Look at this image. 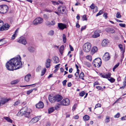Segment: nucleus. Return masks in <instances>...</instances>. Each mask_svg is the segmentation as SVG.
<instances>
[{
  "label": "nucleus",
  "mask_w": 126,
  "mask_h": 126,
  "mask_svg": "<svg viewBox=\"0 0 126 126\" xmlns=\"http://www.w3.org/2000/svg\"><path fill=\"white\" fill-rule=\"evenodd\" d=\"M17 35V34L14 33V34L12 36V37L11 38V39H15V37Z\"/></svg>",
  "instance_id": "nucleus-54"
},
{
  "label": "nucleus",
  "mask_w": 126,
  "mask_h": 126,
  "mask_svg": "<svg viewBox=\"0 0 126 126\" xmlns=\"http://www.w3.org/2000/svg\"><path fill=\"white\" fill-rule=\"evenodd\" d=\"M58 26L60 29L63 30L66 28V25L62 23H58Z\"/></svg>",
  "instance_id": "nucleus-14"
},
{
  "label": "nucleus",
  "mask_w": 126,
  "mask_h": 126,
  "mask_svg": "<svg viewBox=\"0 0 126 126\" xmlns=\"http://www.w3.org/2000/svg\"><path fill=\"white\" fill-rule=\"evenodd\" d=\"M9 100L8 99H6L4 100H0V106L1 105V104H4L5 103L8 102Z\"/></svg>",
  "instance_id": "nucleus-24"
},
{
  "label": "nucleus",
  "mask_w": 126,
  "mask_h": 126,
  "mask_svg": "<svg viewBox=\"0 0 126 126\" xmlns=\"http://www.w3.org/2000/svg\"><path fill=\"white\" fill-rule=\"evenodd\" d=\"M10 27L9 24L7 23H5L4 25L2 27H0V31L3 30H6L8 29Z\"/></svg>",
  "instance_id": "nucleus-10"
},
{
  "label": "nucleus",
  "mask_w": 126,
  "mask_h": 126,
  "mask_svg": "<svg viewBox=\"0 0 126 126\" xmlns=\"http://www.w3.org/2000/svg\"><path fill=\"white\" fill-rule=\"evenodd\" d=\"M55 96V102H58L60 101L63 99L62 96L59 94H57Z\"/></svg>",
  "instance_id": "nucleus-12"
},
{
  "label": "nucleus",
  "mask_w": 126,
  "mask_h": 126,
  "mask_svg": "<svg viewBox=\"0 0 126 126\" xmlns=\"http://www.w3.org/2000/svg\"><path fill=\"white\" fill-rule=\"evenodd\" d=\"M63 41L64 43H65L66 42V38L65 35L64 34H63Z\"/></svg>",
  "instance_id": "nucleus-39"
},
{
  "label": "nucleus",
  "mask_w": 126,
  "mask_h": 126,
  "mask_svg": "<svg viewBox=\"0 0 126 126\" xmlns=\"http://www.w3.org/2000/svg\"><path fill=\"white\" fill-rule=\"evenodd\" d=\"M85 92L84 91H81L80 93H79V95L80 96H83L85 94Z\"/></svg>",
  "instance_id": "nucleus-38"
},
{
  "label": "nucleus",
  "mask_w": 126,
  "mask_h": 126,
  "mask_svg": "<svg viewBox=\"0 0 126 126\" xmlns=\"http://www.w3.org/2000/svg\"><path fill=\"white\" fill-rule=\"evenodd\" d=\"M31 75L30 74H28L25 76L24 79L27 82L29 81L30 78L31 77Z\"/></svg>",
  "instance_id": "nucleus-26"
},
{
  "label": "nucleus",
  "mask_w": 126,
  "mask_h": 126,
  "mask_svg": "<svg viewBox=\"0 0 126 126\" xmlns=\"http://www.w3.org/2000/svg\"><path fill=\"white\" fill-rule=\"evenodd\" d=\"M101 62H102L101 59L99 58H97L93 60V64L100 63Z\"/></svg>",
  "instance_id": "nucleus-22"
},
{
  "label": "nucleus",
  "mask_w": 126,
  "mask_h": 126,
  "mask_svg": "<svg viewBox=\"0 0 126 126\" xmlns=\"http://www.w3.org/2000/svg\"><path fill=\"white\" fill-rule=\"evenodd\" d=\"M125 81H124L123 82V84L124 86H126V76L124 79Z\"/></svg>",
  "instance_id": "nucleus-64"
},
{
  "label": "nucleus",
  "mask_w": 126,
  "mask_h": 126,
  "mask_svg": "<svg viewBox=\"0 0 126 126\" xmlns=\"http://www.w3.org/2000/svg\"><path fill=\"white\" fill-rule=\"evenodd\" d=\"M5 119L8 122L12 123V120L11 119L9 118L8 117H4Z\"/></svg>",
  "instance_id": "nucleus-34"
},
{
  "label": "nucleus",
  "mask_w": 126,
  "mask_h": 126,
  "mask_svg": "<svg viewBox=\"0 0 126 126\" xmlns=\"http://www.w3.org/2000/svg\"><path fill=\"white\" fill-rule=\"evenodd\" d=\"M98 50V48L96 47H94L92 48L91 50V54L92 55L94 54Z\"/></svg>",
  "instance_id": "nucleus-16"
},
{
  "label": "nucleus",
  "mask_w": 126,
  "mask_h": 126,
  "mask_svg": "<svg viewBox=\"0 0 126 126\" xmlns=\"http://www.w3.org/2000/svg\"><path fill=\"white\" fill-rule=\"evenodd\" d=\"M120 115V114L119 113H118L114 116L115 118H118L119 117Z\"/></svg>",
  "instance_id": "nucleus-58"
},
{
  "label": "nucleus",
  "mask_w": 126,
  "mask_h": 126,
  "mask_svg": "<svg viewBox=\"0 0 126 126\" xmlns=\"http://www.w3.org/2000/svg\"><path fill=\"white\" fill-rule=\"evenodd\" d=\"M70 104V101L69 99L67 98H66L63 99L61 102V105L63 106H67Z\"/></svg>",
  "instance_id": "nucleus-6"
},
{
  "label": "nucleus",
  "mask_w": 126,
  "mask_h": 126,
  "mask_svg": "<svg viewBox=\"0 0 126 126\" xmlns=\"http://www.w3.org/2000/svg\"><path fill=\"white\" fill-rule=\"evenodd\" d=\"M39 120V119L37 117H34L30 122V123L32 124L35 123L38 121Z\"/></svg>",
  "instance_id": "nucleus-19"
},
{
  "label": "nucleus",
  "mask_w": 126,
  "mask_h": 126,
  "mask_svg": "<svg viewBox=\"0 0 126 126\" xmlns=\"http://www.w3.org/2000/svg\"><path fill=\"white\" fill-rule=\"evenodd\" d=\"M110 117L109 116H107L106 117L105 122L106 123H108L110 121Z\"/></svg>",
  "instance_id": "nucleus-49"
},
{
  "label": "nucleus",
  "mask_w": 126,
  "mask_h": 126,
  "mask_svg": "<svg viewBox=\"0 0 126 126\" xmlns=\"http://www.w3.org/2000/svg\"><path fill=\"white\" fill-rule=\"evenodd\" d=\"M45 25L47 26L48 27H51V24L50 23V22L49 21H46L45 23Z\"/></svg>",
  "instance_id": "nucleus-31"
},
{
  "label": "nucleus",
  "mask_w": 126,
  "mask_h": 126,
  "mask_svg": "<svg viewBox=\"0 0 126 126\" xmlns=\"http://www.w3.org/2000/svg\"><path fill=\"white\" fill-rule=\"evenodd\" d=\"M31 110L30 109H28L27 107L22 108L20 110V113L22 115H25V116L28 118H31L32 117V114L31 113Z\"/></svg>",
  "instance_id": "nucleus-2"
},
{
  "label": "nucleus",
  "mask_w": 126,
  "mask_h": 126,
  "mask_svg": "<svg viewBox=\"0 0 126 126\" xmlns=\"http://www.w3.org/2000/svg\"><path fill=\"white\" fill-rule=\"evenodd\" d=\"M54 107H52L49 108L48 110V113H50L53 112L54 110Z\"/></svg>",
  "instance_id": "nucleus-29"
},
{
  "label": "nucleus",
  "mask_w": 126,
  "mask_h": 126,
  "mask_svg": "<svg viewBox=\"0 0 126 126\" xmlns=\"http://www.w3.org/2000/svg\"><path fill=\"white\" fill-rule=\"evenodd\" d=\"M60 104L58 103H57L55 106V108L56 110H58L60 107Z\"/></svg>",
  "instance_id": "nucleus-36"
},
{
  "label": "nucleus",
  "mask_w": 126,
  "mask_h": 126,
  "mask_svg": "<svg viewBox=\"0 0 126 126\" xmlns=\"http://www.w3.org/2000/svg\"><path fill=\"white\" fill-rule=\"evenodd\" d=\"M50 60L49 59H48L46 60V66L47 68L49 67L50 66Z\"/></svg>",
  "instance_id": "nucleus-21"
},
{
  "label": "nucleus",
  "mask_w": 126,
  "mask_h": 126,
  "mask_svg": "<svg viewBox=\"0 0 126 126\" xmlns=\"http://www.w3.org/2000/svg\"><path fill=\"white\" fill-rule=\"evenodd\" d=\"M34 90V89H31L29 91H27V94L28 95L29 94L31 93H32L33 91Z\"/></svg>",
  "instance_id": "nucleus-47"
},
{
  "label": "nucleus",
  "mask_w": 126,
  "mask_h": 126,
  "mask_svg": "<svg viewBox=\"0 0 126 126\" xmlns=\"http://www.w3.org/2000/svg\"><path fill=\"white\" fill-rule=\"evenodd\" d=\"M28 50L31 53H33L35 51V47L33 46H29L28 48Z\"/></svg>",
  "instance_id": "nucleus-20"
},
{
  "label": "nucleus",
  "mask_w": 126,
  "mask_h": 126,
  "mask_svg": "<svg viewBox=\"0 0 126 126\" xmlns=\"http://www.w3.org/2000/svg\"><path fill=\"white\" fill-rule=\"evenodd\" d=\"M17 42L25 45L27 43V42L24 37H22L19 38L17 39Z\"/></svg>",
  "instance_id": "nucleus-5"
},
{
  "label": "nucleus",
  "mask_w": 126,
  "mask_h": 126,
  "mask_svg": "<svg viewBox=\"0 0 126 126\" xmlns=\"http://www.w3.org/2000/svg\"><path fill=\"white\" fill-rule=\"evenodd\" d=\"M86 58L90 61H91L92 60L91 56L90 55L87 56L86 57Z\"/></svg>",
  "instance_id": "nucleus-51"
},
{
  "label": "nucleus",
  "mask_w": 126,
  "mask_h": 126,
  "mask_svg": "<svg viewBox=\"0 0 126 126\" xmlns=\"http://www.w3.org/2000/svg\"><path fill=\"white\" fill-rule=\"evenodd\" d=\"M96 88L98 90L103 91L104 90V89L101 87L100 86H97L96 87Z\"/></svg>",
  "instance_id": "nucleus-35"
},
{
  "label": "nucleus",
  "mask_w": 126,
  "mask_h": 126,
  "mask_svg": "<svg viewBox=\"0 0 126 126\" xmlns=\"http://www.w3.org/2000/svg\"><path fill=\"white\" fill-rule=\"evenodd\" d=\"M86 28V26H83L82 27V28L81 29V31H83V30H85Z\"/></svg>",
  "instance_id": "nucleus-61"
},
{
  "label": "nucleus",
  "mask_w": 126,
  "mask_h": 126,
  "mask_svg": "<svg viewBox=\"0 0 126 126\" xmlns=\"http://www.w3.org/2000/svg\"><path fill=\"white\" fill-rule=\"evenodd\" d=\"M46 68H44L43 70L42 71L41 74V76H43L45 74L46 71Z\"/></svg>",
  "instance_id": "nucleus-40"
},
{
  "label": "nucleus",
  "mask_w": 126,
  "mask_h": 126,
  "mask_svg": "<svg viewBox=\"0 0 126 126\" xmlns=\"http://www.w3.org/2000/svg\"><path fill=\"white\" fill-rule=\"evenodd\" d=\"M91 47V44L90 43H86L83 45L82 49L85 52L88 53L90 50Z\"/></svg>",
  "instance_id": "nucleus-3"
},
{
  "label": "nucleus",
  "mask_w": 126,
  "mask_h": 126,
  "mask_svg": "<svg viewBox=\"0 0 126 126\" xmlns=\"http://www.w3.org/2000/svg\"><path fill=\"white\" fill-rule=\"evenodd\" d=\"M90 7L91 9L92 10L95 8V6H94V3H92V5L90 6Z\"/></svg>",
  "instance_id": "nucleus-55"
},
{
  "label": "nucleus",
  "mask_w": 126,
  "mask_h": 126,
  "mask_svg": "<svg viewBox=\"0 0 126 126\" xmlns=\"http://www.w3.org/2000/svg\"><path fill=\"white\" fill-rule=\"evenodd\" d=\"M19 81L18 79H16L12 81L11 82V84H15L19 82Z\"/></svg>",
  "instance_id": "nucleus-32"
},
{
  "label": "nucleus",
  "mask_w": 126,
  "mask_h": 126,
  "mask_svg": "<svg viewBox=\"0 0 126 126\" xmlns=\"http://www.w3.org/2000/svg\"><path fill=\"white\" fill-rule=\"evenodd\" d=\"M36 108L38 109L42 108L44 107V104L42 101H40L36 105Z\"/></svg>",
  "instance_id": "nucleus-13"
},
{
  "label": "nucleus",
  "mask_w": 126,
  "mask_h": 126,
  "mask_svg": "<svg viewBox=\"0 0 126 126\" xmlns=\"http://www.w3.org/2000/svg\"><path fill=\"white\" fill-rule=\"evenodd\" d=\"M123 45L121 44H120L118 45V47L122 52V54L123 57H124V54L125 52V50L122 47Z\"/></svg>",
  "instance_id": "nucleus-25"
},
{
  "label": "nucleus",
  "mask_w": 126,
  "mask_h": 126,
  "mask_svg": "<svg viewBox=\"0 0 126 126\" xmlns=\"http://www.w3.org/2000/svg\"><path fill=\"white\" fill-rule=\"evenodd\" d=\"M64 46L62 45L60 47V48L59 51L62 55L63 53V51L64 50Z\"/></svg>",
  "instance_id": "nucleus-28"
},
{
  "label": "nucleus",
  "mask_w": 126,
  "mask_h": 126,
  "mask_svg": "<svg viewBox=\"0 0 126 126\" xmlns=\"http://www.w3.org/2000/svg\"><path fill=\"white\" fill-rule=\"evenodd\" d=\"M41 66H39L36 69V71L38 72L40 71L41 69Z\"/></svg>",
  "instance_id": "nucleus-53"
},
{
  "label": "nucleus",
  "mask_w": 126,
  "mask_h": 126,
  "mask_svg": "<svg viewBox=\"0 0 126 126\" xmlns=\"http://www.w3.org/2000/svg\"><path fill=\"white\" fill-rule=\"evenodd\" d=\"M65 9V7L64 6H60L58 7V10L59 12L64 14H66V12H64Z\"/></svg>",
  "instance_id": "nucleus-7"
},
{
  "label": "nucleus",
  "mask_w": 126,
  "mask_h": 126,
  "mask_svg": "<svg viewBox=\"0 0 126 126\" xmlns=\"http://www.w3.org/2000/svg\"><path fill=\"white\" fill-rule=\"evenodd\" d=\"M55 98L54 96H50V95H49L48 97L49 100L52 103H53L55 102Z\"/></svg>",
  "instance_id": "nucleus-17"
},
{
  "label": "nucleus",
  "mask_w": 126,
  "mask_h": 126,
  "mask_svg": "<svg viewBox=\"0 0 126 126\" xmlns=\"http://www.w3.org/2000/svg\"><path fill=\"white\" fill-rule=\"evenodd\" d=\"M116 17L117 18H119L121 17V15L120 14V13L118 12L116 15Z\"/></svg>",
  "instance_id": "nucleus-43"
},
{
  "label": "nucleus",
  "mask_w": 126,
  "mask_h": 126,
  "mask_svg": "<svg viewBox=\"0 0 126 126\" xmlns=\"http://www.w3.org/2000/svg\"><path fill=\"white\" fill-rule=\"evenodd\" d=\"M60 65V64H58L56 65L55 66V68L56 69H59V67H59V65Z\"/></svg>",
  "instance_id": "nucleus-63"
},
{
  "label": "nucleus",
  "mask_w": 126,
  "mask_h": 126,
  "mask_svg": "<svg viewBox=\"0 0 126 126\" xmlns=\"http://www.w3.org/2000/svg\"><path fill=\"white\" fill-rule=\"evenodd\" d=\"M69 47H70L71 51H73L74 50V49H73V47L71 46V45H69Z\"/></svg>",
  "instance_id": "nucleus-62"
},
{
  "label": "nucleus",
  "mask_w": 126,
  "mask_h": 126,
  "mask_svg": "<svg viewBox=\"0 0 126 126\" xmlns=\"http://www.w3.org/2000/svg\"><path fill=\"white\" fill-rule=\"evenodd\" d=\"M106 31L107 32H109L111 33H113L115 32V30L112 28L109 27L107 28L106 30Z\"/></svg>",
  "instance_id": "nucleus-18"
},
{
  "label": "nucleus",
  "mask_w": 126,
  "mask_h": 126,
  "mask_svg": "<svg viewBox=\"0 0 126 126\" xmlns=\"http://www.w3.org/2000/svg\"><path fill=\"white\" fill-rule=\"evenodd\" d=\"M67 82V80H65L63 81L62 82L63 85L64 86H65L66 85V83Z\"/></svg>",
  "instance_id": "nucleus-59"
},
{
  "label": "nucleus",
  "mask_w": 126,
  "mask_h": 126,
  "mask_svg": "<svg viewBox=\"0 0 126 126\" xmlns=\"http://www.w3.org/2000/svg\"><path fill=\"white\" fill-rule=\"evenodd\" d=\"M54 63H57L59 62V58L57 56H55L52 58Z\"/></svg>",
  "instance_id": "nucleus-23"
},
{
  "label": "nucleus",
  "mask_w": 126,
  "mask_h": 126,
  "mask_svg": "<svg viewBox=\"0 0 126 126\" xmlns=\"http://www.w3.org/2000/svg\"><path fill=\"white\" fill-rule=\"evenodd\" d=\"M82 18L83 19V21L87 20L86 16L85 15H83L82 17Z\"/></svg>",
  "instance_id": "nucleus-50"
},
{
  "label": "nucleus",
  "mask_w": 126,
  "mask_h": 126,
  "mask_svg": "<svg viewBox=\"0 0 126 126\" xmlns=\"http://www.w3.org/2000/svg\"><path fill=\"white\" fill-rule=\"evenodd\" d=\"M99 85V82L97 81H95L94 82V86L95 85Z\"/></svg>",
  "instance_id": "nucleus-60"
},
{
  "label": "nucleus",
  "mask_w": 126,
  "mask_h": 126,
  "mask_svg": "<svg viewBox=\"0 0 126 126\" xmlns=\"http://www.w3.org/2000/svg\"><path fill=\"white\" fill-rule=\"evenodd\" d=\"M109 42L108 40L106 39H104L102 42V45L103 47H105L107 45Z\"/></svg>",
  "instance_id": "nucleus-15"
},
{
  "label": "nucleus",
  "mask_w": 126,
  "mask_h": 126,
  "mask_svg": "<svg viewBox=\"0 0 126 126\" xmlns=\"http://www.w3.org/2000/svg\"><path fill=\"white\" fill-rule=\"evenodd\" d=\"M110 79H108V80L110 81V82L111 83H113L115 81V79L112 77L110 78Z\"/></svg>",
  "instance_id": "nucleus-41"
},
{
  "label": "nucleus",
  "mask_w": 126,
  "mask_h": 126,
  "mask_svg": "<svg viewBox=\"0 0 126 126\" xmlns=\"http://www.w3.org/2000/svg\"><path fill=\"white\" fill-rule=\"evenodd\" d=\"M102 62L100 63H94L93 65L95 67H100L101 65Z\"/></svg>",
  "instance_id": "nucleus-27"
},
{
  "label": "nucleus",
  "mask_w": 126,
  "mask_h": 126,
  "mask_svg": "<svg viewBox=\"0 0 126 126\" xmlns=\"http://www.w3.org/2000/svg\"><path fill=\"white\" fill-rule=\"evenodd\" d=\"M111 74L110 73H108V74H105V78L107 79L110 78L111 76Z\"/></svg>",
  "instance_id": "nucleus-37"
},
{
  "label": "nucleus",
  "mask_w": 126,
  "mask_h": 126,
  "mask_svg": "<svg viewBox=\"0 0 126 126\" xmlns=\"http://www.w3.org/2000/svg\"><path fill=\"white\" fill-rule=\"evenodd\" d=\"M103 11L102 10H100L99 12L96 15V16H97L101 15V14L103 13Z\"/></svg>",
  "instance_id": "nucleus-46"
},
{
  "label": "nucleus",
  "mask_w": 126,
  "mask_h": 126,
  "mask_svg": "<svg viewBox=\"0 0 126 126\" xmlns=\"http://www.w3.org/2000/svg\"><path fill=\"white\" fill-rule=\"evenodd\" d=\"M84 64L85 65L89 67H90L91 66V64L88 62H85L84 63Z\"/></svg>",
  "instance_id": "nucleus-33"
},
{
  "label": "nucleus",
  "mask_w": 126,
  "mask_h": 126,
  "mask_svg": "<svg viewBox=\"0 0 126 126\" xmlns=\"http://www.w3.org/2000/svg\"><path fill=\"white\" fill-rule=\"evenodd\" d=\"M54 31L53 30H51L48 33V34L51 36H52L54 34Z\"/></svg>",
  "instance_id": "nucleus-42"
},
{
  "label": "nucleus",
  "mask_w": 126,
  "mask_h": 126,
  "mask_svg": "<svg viewBox=\"0 0 126 126\" xmlns=\"http://www.w3.org/2000/svg\"><path fill=\"white\" fill-rule=\"evenodd\" d=\"M9 9L8 6L6 5L3 4V6L1 13L5 14L6 13Z\"/></svg>",
  "instance_id": "nucleus-9"
},
{
  "label": "nucleus",
  "mask_w": 126,
  "mask_h": 126,
  "mask_svg": "<svg viewBox=\"0 0 126 126\" xmlns=\"http://www.w3.org/2000/svg\"><path fill=\"white\" fill-rule=\"evenodd\" d=\"M43 19L40 17L36 18L33 22V24L35 25L40 24L43 22Z\"/></svg>",
  "instance_id": "nucleus-4"
},
{
  "label": "nucleus",
  "mask_w": 126,
  "mask_h": 126,
  "mask_svg": "<svg viewBox=\"0 0 126 126\" xmlns=\"http://www.w3.org/2000/svg\"><path fill=\"white\" fill-rule=\"evenodd\" d=\"M110 58V54L108 52L105 53L103 57V59L105 61H106L109 60Z\"/></svg>",
  "instance_id": "nucleus-8"
},
{
  "label": "nucleus",
  "mask_w": 126,
  "mask_h": 126,
  "mask_svg": "<svg viewBox=\"0 0 126 126\" xmlns=\"http://www.w3.org/2000/svg\"><path fill=\"white\" fill-rule=\"evenodd\" d=\"M50 23L51 24V26L54 25L55 24L56 22L54 20H53L50 22Z\"/></svg>",
  "instance_id": "nucleus-45"
},
{
  "label": "nucleus",
  "mask_w": 126,
  "mask_h": 126,
  "mask_svg": "<svg viewBox=\"0 0 126 126\" xmlns=\"http://www.w3.org/2000/svg\"><path fill=\"white\" fill-rule=\"evenodd\" d=\"M77 106V104H75L74 105L72 108V110L73 111H74L75 110Z\"/></svg>",
  "instance_id": "nucleus-57"
},
{
  "label": "nucleus",
  "mask_w": 126,
  "mask_h": 126,
  "mask_svg": "<svg viewBox=\"0 0 126 126\" xmlns=\"http://www.w3.org/2000/svg\"><path fill=\"white\" fill-rule=\"evenodd\" d=\"M18 57L13 58L8 61L6 64L7 69L9 71H13L22 67V64L21 58L20 56Z\"/></svg>",
  "instance_id": "nucleus-1"
},
{
  "label": "nucleus",
  "mask_w": 126,
  "mask_h": 126,
  "mask_svg": "<svg viewBox=\"0 0 126 126\" xmlns=\"http://www.w3.org/2000/svg\"><path fill=\"white\" fill-rule=\"evenodd\" d=\"M107 15L108 13H105L103 15V16L104 17H105V19H106L108 17Z\"/></svg>",
  "instance_id": "nucleus-52"
},
{
  "label": "nucleus",
  "mask_w": 126,
  "mask_h": 126,
  "mask_svg": "<svg viewBox=\"0 0 126 126\" xmlns=\"http://www.w3.org/2000/svg\"><path fill=\"white\" fill-rule=\"evenodd\" d=\"M100 31L98 30H96L94 32V34L92 35V37L93 38H96L99 37L100 35Z\"/></svg>",
  "instance_id": "nucleus-11"
},
{
  "label": "nucleus",
  "mask_w": 126,
  "mask_h": 126,
  "mask_svg": "<svg viewBox=\"0 0 126 126\" xmlns=\"http://www.w3.org/2000/svg\"><path fill=\"white\" fill-rule=\"evenodd\" d=\"M84 76V73L82 72H81L79 76V78H82V77H83Z\"/></svg>",
  "instance_id": "nucleus-48"
},
{
  "label": "nucleus",
  "mask_w": 126,
  "mask_h": 126,
  "mask_svg": "<svg viewBox=\"0 0 126 126\" xmlns=\"http://www.w3.org/2000/svg\"><path fill=\"white\" fill-rule=\"evenodd\" d=\"M119 25L121 27L123 28L125 27L126 26V25L125 24L122 23H120Z\"/></svg>",
  "instance_id": "nucleus-56"
},
{
  "label": "nucleus",
  "mask_w": 126,
  "mask_h": 126,
  "mask_svg": "<svg viewBox=\"0 0 126 126\" xmlns=\"http://www.w3.org/2000/svg\"><path fill=\"white\" fill-rule=\"evenodd\" d=\"M83 119L85 121H88L90 118L89 116L87 115H86L83 117Z\"/></svg>",
  "instance_id": "nucleus-30"
},
{
  "label": "nucleus",
  "mask_w": 126,
  "mask_h": 126,
  "mask_svg": "<svg viewBox=\"0 0 126 126\" xmlns=\"http://www.w3.org/2000/svg\"><path fill=\"white\" fill-rule=\"evenodd\" d=\"M20 103V100H18L15 102L14 105V106L18 105Z\"/></svg>",
  "instance_id": "nucleus-44"
}]
</instances>
